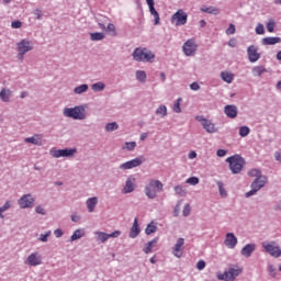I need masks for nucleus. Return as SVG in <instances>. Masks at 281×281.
<instances>
[{"label": "nucleus", "mask_w": 281, "mask_h": 281, "mask_svg": "<svg viewBox=\"0 0 281 281\" xmlns=\"http://www.w3.org/2000/svg\"><path fill=\"white\" fill-rule=\"evenodd\" d=\"M132 56L137 63H153L155 60V54L150 49L143 47L134 49Z\"/></svg>", "instance_id": "nucleus-1"}, {"label": "nucleus", "mask_w": 281, "mask_h": 281, "mask_svg": "<svg viewBox=\"0 0 281 281\" xmlns=\"http://www.w3.org/2000/svg\"><path fill=\"white\" fill-rule=\"evenodd\" d=\"M226 162L229 165V170L233 175H239L245 168V158L238 155L226 158Z\"/></svg>", "instance_id": "nucleus-2"}, {"label": "nucleus", "mask_w": 281, "mask_h": 281, "mask_svg": "<svg viewBox=\"0 0 281 281\" xmlns=\"http://www.w3.org/2000/svg\"><path fill=\"white\" fill-rule=\"evenodd\" d=\"M65 117H71L72 120H86L87 113L85 105H77L75 108L64 109Z\"/></svg>", "instance_id": "nucleus-3"}, {"label": "nucleus", "mask_w": 281, "mask_h": 281, "mask_svg": "<svg viewBox=\"0 0 281 281\" xmlns=\"http://www.w3.org/2000/svg\"><path fill=\"white\" fill-rule=\"evenodd\" d=\"M164 190V183L159 180H150L149 186L145 187V194L148 199H157V192Z\"/></svg>", "instance_id": "nucleus-4"}, {"label": "nucleus", "mask_w": 281, "mask_h": 281, "mask_svg": "<svg viewBox=\"0 0 281 281\" xmlns=\"http://www.w3.org/2000/svg\"><path fill=\"white\" fill-rule=\"evenodd\" d=\"M261 245L266 254H269V256H272V258L281 257L280 245H278L276 241H263Z\"/></svg>", "instance_id": "nucleus-5"}, {"label": "nucleus", "mask_w": 281, "mask_h": 281, "mask_svg": "<svg viewBox=\"0 0 281 281\" xmlns=\"http://www.w3.org/2000/svg\"><path fill=\"white\" fill-rule=\"evenodd\" d=\"M34 49V46L32 45V42L27 40H22L21 42L18 43V58L19 60H23L25 54L27 52H32Z\"/></svg>", "instance_id": "nucleus-6"}, {"label": "nucleus", "mask_w": 281, "mask_h": 281, "mask_svg": "<svg viewBox=\"0 0 281 281\" xmlns=\"http://www.w3.org/2000/svg\"><path fill=\"white\" fill-rule=\"evenodd\" d=\"M171 23L177 27L186 25V23H188V13H186V11H183L182 9H179L177 13L172 14Z\"/></svg>", "instance_id": "nucleus-7"}, {"label": "nucleus", "mask_w": 281, "mask_h": 281, "mask_svg": "<svg viewBox=\"0 0 281 281\" xmlns=\"http://www.w3.org/2000/svg\"><path fill=\"white\" fill-rule=\"evenodd\" d=\"M196 122H200V124L203 126L204 131H206V133H217L218 132V127H216V124H214L212 121L198 115L195 116Z\"/></svg>", "instance_id": "nucleus-8"}, {"label": "nucleus", "mask_w": 281, "mask_h": 281, "mask_svg": "<svg viewBox=\"0 0 281 281\" xmlns=\"http://www.w3.org/2000/svg\"><path fill=\"white\" fill-rule=\"evenodd\" d=\"M265 183H267L266 177H259L251 183V190L246 193V198L249 199V196H254L256 192L261 190V188H265Z\"/></svg>", "instance_id": "nucleus-9"}, {"label": "nucleus", "mask_w": 281, "mask_h": 281, "mask_svg": "<svg viewBox=\"0 0 281 281\" xmlns=\"http://www.w3.org/2000/svg\"><path fill=\"white\" fill-rule=\"evenodd\" d=\"M144 161H146V158H144V156L136 157L130 161H126V162L120 165V169L121 170H132V168H137L140 165H143Z\"/></svg>", "instance_id": "nucleus-10"}, {"label": "nucleus", "mask_w": 281, "mask_h": 281, "mask_svg": "<svg viewBox=\"0 0 281 281\" xmlns=\"http://www.w3.org/2000/svg\"><path fill=\"white\" fill-rule=\"evenodd\" d=\"M243 273V269L238 267L229 268L222 277H218L220 280L234 281L237 276Z\"/></svg>", "instance_id": "nucleus-11"}, {"label": "nucleus", "mask_w": 281, "mask_h": 281, "mask_svg": "<svg viewBox=\"0 0 281 281\" xmlns=\"http://www.w3.org/2000/svg\"><path fill=\"white\" fill-rule=\"evenodd\" d=\"M34 201L36 200L34 199V196H32V194H25L18 201V203L21 210H27L29 207L34 206Z\"/></svg>", "instance_id": "nucleus-12"}, {"label": "nucleus", "mask_w": 281, "mask_h": 281, "mask_svg": "<svg viewBox=\"0 0 281 281\" xmlns=\"http://www.w3.org/2000/svg\"><path fill=\"white\" fill-rule=\"evenodd\" d=\"M198 47L199 46L196 45V42H194V40H188L184 43L182 49L186 56H194Z\"/></svg>", "instance_id": "nucleus-13"}, {"label": "nucleus", "mask_w": 281, "mask_h": 281, "mask_svg": "<svg viewBox=\"0 0 281 281\" xmlns=\"http://www.w3.org/2000/svg\"><path fill=\"white\" fill-rule=\"evenodd\" d=\"M76 149H53L50 150L52 157L59 159V157H74Z\"/></svg>", "instance_id": "nucleus-14"}, {"label": "nucleus", "mask_w": 281, "mask_h": 281, "mask_svg": "<svg viewBox=\"0 0 281 281\" xmlns=\"http://www.w3.org/2000/svg\"><path fill=\"white\" fill-rule=\"evenodd\" d=\"M122 232L115 231L112 234H106L103 232H97V240H100V243H106L109 238H119L121 236Z\"/></svg>", "instance_id": "nucleus-15"}, {"label": "nucleus", "mask_w": 281, "mask_h": 281, "mask_svg": "<svg viewBox=\"0 0 281 281\" xmlns=\"http://www.w3.org/2000/svg\"><path fill=\"white\" fill-rule=\"evenodd\" d=\"M25 265H29V267H38V265H43V259L38 252H33L26 258Z\"/></svg>", "instance_id": "nucleus-16"}, {"label": "nucleus", "mask_w": 281, "mask_h": 281, "mask_svg": "<svg viewBox=\"0 0 281 281\" xmlns=\"http://www.w3.org/2000/svg\"><path fill=\"white\" fill-rule=\"evenodd\" d=\"M247 54L250 63H258L260 55L258 54V47L251 45L247 48Z\"/></svg>", "instance_id": "nucleus-17"}, {"label": "nucleus", "mask_w": 281, "mask_h": 281, "mask_svg": "<svg viewBox=\"0 0 281 281\" xmlns=\"http://www.w3.org/2000/svg\"><path fill=\"white\" fill-rule=\"evenodd\" d=\"M224 245L228 249H234L236 247V245H238V238L234 235V233H228V234H226Z\"/></svg>", "instance_id": "nucleus-18"}, {"label": "nucleus", "mask_w": 281, "mask_h": 281, "mask_svg": "<svg viewBox=\"0 0 281 281\" xmlns=\"http://www.w3.org/2000/svg\"><path fill=\"white\" fill-rule=\"evenodd\" d=\"M183 245H186V239L180 237L173 247V256H176V258L183 256Z\"/></svg>", "instance_id": "nucleus-19"}, {"label": "nucleus", "mask_w": 281, "mask_h": 281, "mask_svg": "<svg viewBox=\"0 0 281 281\" xmlns=\"http://www.w3.org/2000/svg\"><path fill=\"white\" fill-rule=\"evenodd\" d=\"M224 113L231 120L238 117V108L236 105H226L224 108Z\"/></svg>", "instance_id": "nucleus-20"}, {"label": "nucleus", "mask_w": 281, "mask_h": 281, "mask_svg": "<svg viewBox=\"0 0 281 281\" xmlns=\"http://www.w3.org/2000/svg\"><path fill=\"white\" fill-rule=\"evenodd\" d=\"M254 251H256V244H247L241 249V256H244L245 258H250Z\"/></svg>", "instance_id": "nucleus-21"}, {"label": "nucleus", "mask_w": 281, "mask_h": 281, "mask_svg": "<svg viewBox=\"0 0 281 281\" xmlns=\"http://www.w3.org/2000/svg\"><path fill=\"white\" fill-rule=\"evenodd\" d=\"M139 223L136 217L130 232V238H137V236H139Z\"/></svg>", "instance_id": "nucleus-22"}, {"label": "nucleus", "mask_w": 281, "mask_h": 281, "mask_svg": "<svg viewBox=\"0 0 281 281\" xmlns=\"http://www.w3.org/2000/svg\"><path fill=\"white\" fill-rule=\"evenodd\" d=\"M10 98H12V90L3 88L0 91V99L2 102H9Z\"/></svg>", "instance_id": "nucleus-23"}, {"label": "nucleus", "mask_w": 281, "mask_h": 281, "mask_svg": "<svg viewBox=\"0 0 281 281\" xmlns=\"http://www.w3.org/2000/svg\"><path fill=\"white\" fill-rule=\"evenodd\" d=\"M133 190H135V179H133V180L127 179L125 187H124V193L131 194V192H133Z\"/></svg>", "instance_id": "nucleus-24"}, {"label": "nucleus", "mask_w": 281, "mask_h": 281, "mask_svg": "<svg viewBox=\"0 0 281 281\" xmlns=\"http://www.w3.org/2000/svg\"><path fill=\"white\" fill-rule=\"evenodd\" d=\"M221 78H222V80H224V82H227L228 85H232V82H234V74H232V72L222 71Z\"/></svg>", "instance_id": "nucleus-25"}, {"label": "nucleus", "mask_w": 281, "mask_h": 281, "mask_svg": "<svg viewBox=\"0 0 281 281\" xmlns=\"http://www.w3.org/2000/svg\"><path fill=\"white\" fill-rule=\"evenodd\" d=\"M86 203L88 212H93L95 210V205H98V198H89Z\"/></svg>", "instance_id": "nucleus-26"}, {"label": "nucleus", "mask_w": 281, "mask_h": 281, "mask_svg": "<svg viewBox=\"0 0 281 281\" xmlns=\"http://www.w3.org/2000/svg\"><path fill=\"white\" fill-rule=\"evenodd\" d=\"M26 144H34L35 146H41V135H34L24 139Z\"/></svg>", "instance_id": "nucleus-27"}, {"label": "nucleus", "mask_w": 281, "mask_h": 281, "mask_svg": "<svg viewBox=\"0 0 281 281\" xmlns=\"http://www.w3.org/2000/svg\"><path fill=\"white\" fill-rule=\"evenodd\" d=\"M277 43H281L280 37H265L262 40V45H277Z\"/></svg>", "instance_id": "nucleus-28"}, {"label": "nucleus", "mask_w": 281, "mask_h": 281, "mask_svg": "<svg viewBox=\"0 0 281 281\" xmlns=\"http://www.w3.org/2000/svg\"><path fill=\"white\" fill-rule=\"evenodd\" d=\"M202 12H205L206 14H220L221 10L216 7H202L201 8Z\"/></svg>", "instance_id": "nucleus-29"}, {"label": "nucleus", "mask_w": 281, "mask_h": 281, "mask_svg": "<svg viewBox=\"0 0 281 281\" xmlns=\"http://www.w3.org/2000/svg\"><path fill=\"white\" fill-rule=\"evenodd\" d=\"M149 12L150 14L154 16V25H159V12H157V10L155 9V7H149Z\"/></svg>", "instance_id": "nucleus-30"}, {"label": "nucleus", "mask_w": 281, "mask_h": 281, "mask_svg": "<svg viewBox=\"0 0 281 281\" xmlns=\"http://www.w3.org/2000/svg\"><path fill=\"white\" fill-rule=\"evenodd\" d=\"M83 236H85V231L83 229H77L71 235L70 240H71V243H74V240H79V238H82Z\"/></svg>", "instance_id": "nucleus-31"}, {"label": "nucleus", "mask_w": 281, "mask_h": 281, "mask_svg": "<svg viewBox=\"0 0 281 281\" xmlns=\"http://www.w3.org/2000/svg\"><path fill=\"white\" fill-rule=\"evenodd\" d=\"M267 69L263 66H256L252 68V76L260 77Z\"/></svg>", "instance_id": "nucleus-32"}, {"label": "nucleus", "mask_w": 281, "mask_h": 281, "mask_svg": "<svg viewBox=\"0 0 281 281\" xmlns=\"http://www.w3.org/2000/svg\"><path fill=\"white\" fill-rule=\"evenodd\" d=\"M155 245H157V239H154V240L147 243L145 248L143 249V251L145 254H150L153 251V247H155Z\"/></svg>", "instance_id": "nucleus-33"}, {"label": "nucleus", "mask_w": 281, "mask_h": 281, "mask_svg": "<svg viewBox=\"0 0 281 281\" xmlns=\"http://www.w3.org/2000/svg\"><path fill=\"white\" fill-rule=\"evenodd\" d=\"M75 93H77V95H80V93H86V91H89V86L83 83L81 86H78L75 88Z\"/></svg>", "instance_id": "nucleus-34"}, {"label": "nucleus", "mask_w": 281, "mask_h": 281, "mask_svg": "<svg viewBox=\"0 0 281 281\" xmlns=\"http://www.w3.org/2000/svg\"><path fill=\"white\" fill-rule=\"evenodd\" d=\"M156 114L160 115V117H166V115H168V108H166V105H159L156 110Z\"/></svg>", "instance_id": "nucleus-35"}, {"label": "nucleus", "mask_w": 281, "mask_h": 281, "mask_svg": "<svg viewBox=\"0 0 281 281\" xmlns=\"http://www.w3.org/2000/svg\"><path fill=\"white\" fill-rule=\"evenodd\" d=\"M155 232H157V226L155 225V223L148 224L145 229V233L147 234V236H150V234H155Z\"/></svg>", "instance_id": "nucleus-36"}, {"label": "nucleus", "mask_w": 281, "mask_h": 281, "mask_svg": "<svg viewBox=\"0 0 281 281\" xmlns=\"http://www.w3.org/2000/svg\"><path fill=\"white\" fill-rule=\"evenodd\" d=\"M117 128H120V126L117 125L116 122L108 123L105 125V131H108V133H111L113 131H117Z\"/></svg>", "instance_id": "nucleus-37"}, {"label": "nucleus", "mask_w": 281, "mask_h": 281, "mask_svg": "<svg viewBox=\"0 0 281 281\" xmlns=\"http://www.w3.org/2000/svg\"><path fill=\"white\" fill-rule=\"evenodd\" d=\"M181 102H183V99L181 98L177 99V101L175 102L172 108L175 113H181Z\"/></svg>", "instance_id": "nucleus-38"}, {"label": "nucleus", "mask_w": 281, "mask_h": 281, "mask_svg": "<svg viewBox=\"0 0 281 281\" xmlns=\"http://www.w3.org/2000/svg\"><path fill=\"white\" fill-rule=\"evenodd\" d=\"M105 87L106 86L103 82H97V83L91 86V89H92V91H97L98 92V91H104Z\"/></svg>", "instance_id": "nucleus-39"}, {"label": "nucleus", "mask_w": 281, "mask_h": 281, "mask_svg": "<svg viewBox=\"0 0 281 281\" xmlns=\"http://www.w3.org/2000/svg\"><path fill=\"white\" fill-rule=\"evenodd\" d=\"M91 41H104V33H91Z\"/></svg>", "instance_id": "nucleus-40"}, {"label": "nucleus", "mask_w": 281, "mask_h": 281, "mask_svg": "<svg viewBox=\"0 0 281 281\" xmlns=\"http://www.w3.org/2000/svg\"><path fill=\"white\" fill-rule=\"evenodd\" d=\"M136 78H137V80H139L140 82H146V71H144V70H137V71H136Z\"/></svg>", "instance_id": "nucleus-41"}, {"label": "nucleus", "mask_w": 281, "mask_h": 281, "mask_svg": "<svg viewBox=\"0 0 281 281\" xmlns=\"http://www.w3.org/2000/svg\"><path fill=\"white\" fill-rule=\"evenodd\" d=\"M250 132H251V130H249L248 126L239 127V135H240V137H247V135H249Z\"/></svg>", "instance_id": "nucleus-42"}, {"label": "nucleus", "mask_w": 281, "mask_h": 281, "mask_svg": "<svg viewBox=\"0 0 281 281\" xmlns=\"http://www.w3.org/2000/svg\"><path fill=\"white\" fill-rule=\"evenodd\" d=\"M217 188L221 196H227V191L225 190V187L223 186V182L217 181Z\"/></svg>", "instance_id": "nucleus-43"}, {"label": "nucleus", "mask_w": 281, "mask_h": 281, "mask_svg": "<svg viewBox=\"0 0 281 281\" xmlns=\"http://www.w3.org/2000/svg\"><path fill=\"white\" fill-rule=\"evenodd\" d=\"M175 192L179 196H186V189L182 186H176L175 187Z\"/></svg>", "instance_id": "nucleus-44"}, {"label": "nucleus", "mask_w": 281, "mask_h": 281, "mask_svg": "<svg viewBox=\"0 0 281 281\" xmlns=\"http://www.w3.org/2000/svg\"><path fill=\"white\" fill-rule=\"evenodd\" d=\"M186 183H189V186H199V178L198 177H191L186 180Z\"/></svg>", "instance_id": "nucleus-45"}, {"label": "nucleus", "mask_w": 281, "mask_h": 281, "mask_svg": "<svg viewBox=\"0 0 281 281\" xmlns=\"http://www.w3.org/2000/svg\"><path fill=\"white\" fill-rule=\"evenodd\" d=\"M10 201L5 202L2 207H0V218H4L3 212L10 210Z\"/></svg>", "instance_id": "nucleus-46"}, {"label": "nucleus", "mask_w": 281, "mask_h": 281, "mask_svg": "<svg viewBox=\"0 0 281 281\" xmlns=\"http://www.w3.org/2000/svg\"><path fill=\"white\" fill-rule=\"evenodd\" d=\"M248 177H257L258 179H260V170L259 169H251L248 171Z\"/></svg>", "instance_id": "nucleus-47"}, {"label": "nucleus", "mask_w": 281, "mask_h": 281, "mask_svg": "<svg viewBox=\"0 0 281 281\" xmlns=\"http://www.w3.org/2000/svg\"><path fill=\"white\" fill-rule=\"evenodd\" d=\"M267 30L268 32L273 33V30H276V21L269 20L267 23Z\"/></svg>", "instance_id": "nucleus-48"}, {"label": "nucleus", "mask_w": 281, "mask_h": 281, "mask_svg": "<svg viewBox=\"0 0 281 281\" xmlns=\"http://www.w3.org/2000/svg\"><path fill=\"white\" fill-rule=\"evenodd\" d=\"M227 36H232V34H236V25L229 24L228 29L226 30Z\"/></svg>", "instance_id": "nucleus-49"}, {"label": "nucleus", "mask_w": 281, "mask_h": 281, "mask_svg": "<svg viewBox=\"0 0 281 281\" xmlns=\"http://www.w3.org/2000/svg\"><path fill=\"white\" fill-rule=\"evenodd\" d=\"M11 27H13V30H19L20 27H23V22H22V21H19V20L13 21V22L11 23Z\"/></svg>", "instance_id": "nucleus-50"}, {"label": "nucleus", "mask_w": 281, "mask_h": 281, "mask_svg": "<svg viewBox=\"0 0 281 281\" xmlns=\"http://www.w3.org/2000/svg\"><path fill=\"white\" fill-rule=\"evenodd\" d=\"M135 146H137L135 142L125 143L126 150H135Z\"/></svg>", "instance_id": "nucleus-51"}, {"label": "nucleus", "mask_w": 281, "mask_h": 281, "mask_svg": "<svg viewBox=\"0 0 281 281\" xmlns=\"http://www.w3.org/2000/svg\"><path fill=\"white\" fill-rule=\"evenodd\" d=\"M190 212H192L190 204H186L182 211L183 216H190Z\"/></svg>", "instance_id": "nucleus-52"}, {"label": "nucleus", "mask_w": 281, "mask_h": 281, "mask_svg": "<svg viewBox=\"0 0 281 281\" xmlns=\"http://www.w3.org/2000/svg\"><path fill=\"white\" fill-rule=\"evenodd\" d=\"M106 32H111L112 36H116V32H115V24L110 23L106 27Z\"/></svg>", "instance_id": "nucleus-53"}, {"label": "nucleus", "mask_w": 281, "mask_h": 281, "mask_svg": "<svg viewBox=\"0 0 281 281\" xmlns=\"http://www.w3.org/2000/svg\"><path fill=\"white\" fill-rule=\"evenodd\" d=\"M49 236H52V232H47L46 234H42L40 237V240L42 243H47V238H49Z\"/></svg>", "instance_id": "nucleus-54"}, {"label": "nucleus", "mask_w": 281, "mask_h": 281, "mask_svg": "<svg viewBox=\"0 0 281 281\" xmlns=\"http://www.w3.org/2000/svg\"><path fill=\"white\" fill-rule=\"evenodd\" d=\"M256 34H265V25L258 24L256 27Z\"/></svg>", "instance_id": "nucleus-55"}, {"label": "nucleus", "mask_w": 281, "mask_h": 281, "mask_svg": "<svg viewBox=\"0 0 281 281\" xmlns=\"http://www.w3.org/2000/svg\"><path fill=\"white\" fill-rule=\"evenodd\" d=\"M196 269L199 271H203V269H205V261H203V260L198 261Z\"/></svg>", "instance_id": "nucleus-56"}, {"label": "nucleus", "mask_w": 281, "mask_h": 281, "mask_svg": "<svg viewBox=\"0 0 281 281\" xmlns=\"http://www.w3.org/2000/svg\"><path fill=\"white\" fill-rule=\"evenodd\" d=\"M36 214H42V216H45V209L41 205L35 207Z\"/></svg>", "instance_id": "nucleus-57"}, {"label": "nucleus", "mask_w": 281, "mask_h": 281, "mask_svg": "<svg viewBox=\"0 0 281 281\" xmlns=\"http://www.w3.org/2000/svg\"><path fill=\"white\" fill-rule=\"evenodd\" d=\"M33 14L36 16V19H41L43 16V11L41 9H35Z\"/></svg>", "instance_id": "nucleus-58"}, {"label": "nucleus", "mask_w": 281, "mask_h": 281, "mask_svg": "<svg viewBox=\"0 0 281 281\" xmlns=\"http://www.w3.org/2000/svg\"><path fill=\"white\" fill-rule=\"evenodd\" d=\"M190 89H192V91H199V89H201V87L199 86L198 82H193L190 85Z\"/></svg>", "instance_id": "nucleus-59"}, {"label": "nucleus", "mask_w": 281, "mask_h": 281, "mask_svg": "<svg viewBox=\"0 0 281 281\" xmlns=\"http://www.w3.org/2000/svg\"><path fill=\"white\" fill-rule=\"evenodd\" d=\"M216 155H217V157H225V155H227V150H225V149H218V150L216 151Z\"/></svg>", "instance_id": "nucleus-60"}, {"label": "nucleus", "mask_w": 281, "mask_h": 281, "mask_svg": "<svg viewBox=\"0 0 281 281\" xmlns=\"http://www.w3.org/2000/svg\"><path fill=\"white\" fill-rule=\"evenodd\" d=\"M274 158L279 164H281V149L274 153Z\"/></svg>", "instance_id": "nucleus-61"}, {"label": "nucleus", "mask_w": 281, "mask_h": 281, "mask_svg": "<svg viewBox=\"0 0 281 281\" xmlns=\"http://www.w3.org/2000/svg\"><path fill=\"white\" fill-rule=\"evenodd\" d=\"M54 234H55L56 238H60V236H63V229L57 228V229H55Z\"/></svg>", "instance_id": "nucleus-62"}, {"label": "nucleus", "mask_w": 281, "mask_h": 281, "mask_svg": "<svg viewBox=\"0 0 281 281\" xmlns=\"http://www.w3.org/2000/svg\"><path fill=\"white\" fill-rule=\"evenodd\" d=\"M189 159H196V151H190Z\"/></svg>", "instance_id": "nucleus-63"}, {"label": "nucleus", "mask_w": 281, "mask_h": 281, "mask_svg": "<svg viewBox=\"0 0 281 281\" xmlns=\"http://www.w3.org/2000/svg\"><path fill=\"white\" fill-rule=\"evenodd\" d=\"M228 45L229 47H234L236 45V40L235 38L229 40Z\"/></svg>", "instance_id": "nucleus-64"}]
</instances>
